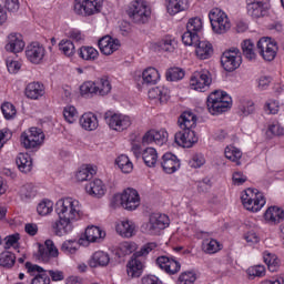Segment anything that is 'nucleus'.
<instances>
[{"label": "nucleus", "instance_id": "c85d7f7f", "mask_svg": "<svg viewBox=\"0 0 284 284\" xmlns=\"http://www.w3.org/2000/svg\"><path fill=\"white\" fill-rule=\"evenodd\" d=\"M85 191L90 196L101 199L105 194V184L100 179H95L85 185Z\"/></svg>", "mask_w": 284, "mask_h": 284}, {"label": "nucleus", "instance_id": "2f4dec72", "mask_svg": "<svg viewBox=\"0 0 284 284\" xmlns=\"http://www.w3.org/2000/svg\"><path fill=\"white\" fill-rule=\"evenodd\" d=\"M80 125L83 128V130L92 132L99 128V119L94 115V113H84L80 118Z\"/></svg>", "mask_w": 284, "mask_h": 284}, {"label": "nucleus", "instance_id": "6ab92c4d", "mask_svg": "<svg viewBox=\"0 0 284 284\" xmlns=\"http://www.w3.org/2000/svg\"><path fill=\"white\" fill-rule=\"evenodd\" d=\"M26 57L30 63L39 65L45 58V47L39 42H31L26 49Z\"/></svg>", "mask_w": 284, "mask_h": 284}, {"label": "nucleus", "instance_id": "b1692460", "mask_svg": "<svg viewBox=\"0 0 284 284\" xmlns=\"http://www.w3.org/2000/svg\"><path fill=\"white\" fill-rule=\"evenodd\" d=\"M191 45L195 47V54L200 61H205L206 59H211L212 54H214V47L210 43V41L204 40L193 43Z\"/></svg>", "mask_w": 284, "mask_h": 284}, {"label": "nucleus", "instance_id": "0e129e2a", "mask_svg": "<svg viewBox=\"0 0 284 284\" xmlns=\"http://www.w3.org/2000/svg\"><path fill=\"white\" fill-rule=\"evenodd\" d=\"M264 110L267 114H277L278 102L276 100H268L264 105Z\"/></svg>", "mask_w": 284, "mask_h": 284}, {"label": "nucleus", "instance_id": "3c124183", "mask_svg": "<svg viewBox=\"0 0 284 284\" xmlns=\"http://www.w3.org/2000/svg\"><path fill=\"white\" fill-rule=\"evenodd\" d=\"M185 77V71L181 68H171L166 71V81H181Z\"/></svg>", "mask_w": 284, "mask_h": 284}, {"label": "nucleus", "instance_id": "c756f323", "mask_svg": "<svg viewBox=\"0 0 284 284\" xmlns=\"http://www.w3.org/2000/svg\"><path fill=\"white\" fill-rule=\"evenodd\" d=\"M264 219L268 221V223L276 225L284 221V211L281 207L271 206L266 210Z\"/></svg>", "mask_w": 284, "mask_h": 284}, {"label": "nucleus", "instance_id": "79ce46f5", "mask_svg": "<svg viewBox=\"0 0 284 284\" xmlns=\"http://www.w3.org/2000/svg\"><path fill=\"white\" fill-rule=\"evenodd\" d=\"M224 154L229 161L236 163V165H241V158L243 156L241 150L235 146H226Z\"/></svg>", "mask_w": 284, "mask_h": 284}, {"label": "nucleus", "instance_id": "338daca9", "mask_svg": "<svg viewBox=\"0 0 284 284\" xmlns=\"http://www.w3.org/2000/svg\"><path fill=\"white\" fill-rule=\"evenodd\" d=\"M4 8L9 12H18L19 11V0H4Z\"/></svg>", "mask_w": 284, "mask_h": 284}, {"label": "nucleus", "instance_id": "a878e982", "mask_svg": "<svg viewBox=\"0 0 284 284\" xmlns=\"http://www.w3.org/2000/svg\"><path fill=\"white\" fill-rule=\"evenodd\" d=\"M26 48V42H23V37L20 33H11L8 37V43L6 44L7 52H13L17 54L23 52Z\"/></svg>", "mask_w": 284, "mask_h": 284}, {"label": "nucleus", "instance_id": "49530a36", "mask_svg": "<svg viewBox=\"0 0 284 284\" xmlns=\"http://www.w3.org/2000/svg\"><path fill=\"white\" fill-rule=\"evenodd\" d=\"M239 110L242 116H250V114H254V112L256 111V106L254 104V101L243 100L239 105Z\"/></svg>", "mask_w": 284, "mask_h": 284}, {"label": "nucleus", "instance_id": "1a4fd4ad", "mask_svg": "<svg viewBox=\"0 0 284 284\" xmlns=\"http://www.w3.org/2000/svg\"><path fill=\"white\" fill-rule=\"evenodd\" d=\"M103 8V0H74L73 11L80 17L99 14Z\"/></svg>", "mask_w": 284, "mask_h": 284}, {"label": "nucleus", "instance_id": "f03ea898", "mask_svg": "<svg viewBox=\"0 0 284 284\" xmlns=\"http://www.w3.org/2000/svg\"><path fill=\"white\" fill-rule=\"evenodd\" d=\"M181 131L174 135L175 143L180 148H194L199 143V135L193 128H196V115L192 112H183L178 120Z\"/></svg>", "mask_w": 284, "mask_h": 284}, {"label": "nucleus", "instance_id": "bb28decb", "mask_svg": "<svg viewBox=\"0 0 284 284\" xmlns=\"http://www.w3.org/2000/svg\"><path fill=\"white\" fill-rule=\"evenodd\" d=\"M45 94V87L41 82H31L24 89V95L31 101H39Z\"/></svg>", "mask_w": 284, "mask_h": 284}, {"label": "nucleus", "instance_id": "4d7b16f0", "mask_svg": "<svg viewBox=\"0 0 284 284\" xmlns=\"http://www.w3.org/2000/svg\"><path fill=\"white\" fill-rule=\"evenodd\" d=\"M189 165L194 170H197L199 168H203V165H205V156L202 153L193 154L191 160L189 161Z\"/></svg>", "mask_w": 284, "mask_h": 284}, {"label": "nucleus", "instance_id": "5fc2aeb1", "mask_svg": "<svg viewBox=\"0 0 284 284\" xmlns=\"http://www.w3.org/2000/svg\"><path fill=\"white\" fill-rule=\"evenodd\" d=\"M2 114L7 121L14 119L17 116V108L12 103L6 102L1 105Z\"/></svg>", "mask_w": 284, "mask_h": 284}, {"label": "nucleus", "instance_id": "ea45409f", "mask_svg": "<svg viewBox=\"0 0 284 284\" xmlns=\"http://www.w3.org/2000/svg\"><path fill=\"white\" fill-rule=\"evenodd\" d=\"M95 90L99 97H105L112 92V84L106 78H101L95 81Z\"/></svg>", "mask_w": 284, "mask_h": 284}, {"label": "nucleus", "instance_id": "052dcab7", "mask_svg": "<svg viewBox=\"0 0 284 284\" xmlns=\"http://www.w3.org/2000/svg\"><path fill=\"white\" fill-rule=\"evenodd\" d=\"M196 282V273L184 272L179 276L178 284H194Z\"/></svg>", "mask_w": 284, "mask_h": 284}, {"label": "nucleus", "instance_id": "9d476101", "mask_svg": "<svg viewBox=\"0 0 284 284\" xmlns=\"http://www.w3.org/2000/svg\"><path fill=\"white\" fill-rule=\"evenodd\" d=\"M203 30V21L201 18L195 17L189 19L186 23V32L182 36V43L184 45H194V43H199V32Z\"/></svg>", "mask_w": 284, "mask_h": 284}, {"label": "nucleus", "instance_id": "4c0bfd02", "mask_svg": "<svg viewBox=\"0 0 284 284\" xmlns=\"http://www.w3.org/2000/svg\"><path fill=\"white\" fill-rule=\"evenodd\" d=\"M166 10L169 14H179V12L187 10V0H169Z\"/></svg>", "mask_w": 284, "mask_h": 284}, {"label": "nucleus", "instance_id": "8fccbe9b", "mask_svg": "<svg viewBox=\"0 0 284 284\" xmlns=\"http://www.w3.org/2000/svg\"><path fill=\"white\" fill-rule=\"evenodd\" d=\"M80 93L82 97H92L97 94V83L95 81H87L80 87Z\"/></svg>", "mask_w": 284, "mask_h": 284}, {"label": "nucleus", "instance_id": "864d4df0", "mask_svg": "<svg viewBox=\"0 0 284 284\" xmlns=\"http://www.w3.org/2000/svg\"><path fill=\"white\" fill-rule=\"evenodd\" d=\"M63 116L67 123H74L79 119V113L77 108L70 105L63 109Z\"/></svg>", "mask_w": 284, "mask_h": 284}, {"label": "nucleus", "instance_id": "423d86ee", "mask_svg": "<svg viewBox=\"0 0 284 284\" xmlns=\"http://www.w3.org/2000/svg\"><path fill=\"white\" fill-rule=\"evenodd\" d=\"M170 225V217L165 214L153 213L149 217V222L144 223L141 227L142 232L156 236L161 234V231L165 230Z\"/></svg>", "mask_w": 284, "mask_h": 284}, {"label": "nucleus", "instance_id": "7ed1b4c3", "mask_svg": "<svg viewBox=\"0 0 284 284\" xmlns=\"http://www.w3.org/2000/svg\"><path fill=\"white\" fill-rule=\"evenodd\" d=\"M152 250H156V243L150 242L136 251L126 264V273L130 278H139L143 274V262L139 258L148 256Z\"/></svg>", "mask_w": 284, "mask_h": 284}, {"label": "nucleus", "instance_id": "bf43d9fd", "mask_svg": "<svg viewBox=\"0 0 284 284\" xmlns=\"http://www.w3.org/2000/svg\"><path fill=\"white\" fill-rule=\"evenodd\" d=\"M264 263L267 264V267L271 272H276V270L278 268V258L272 253H267L264 255Z\"/></svg>", "mask_w": 284, "mask_h": 284}, {"label": "nucleus", "instance_id": "cd10ccee", "mask_svg": "<svg viewBox=\"0 0 284 284\" xmlns=\"http://www.w3.org/2000/svg\"><path fill=\"white\" fill-rule=\"evenodd\" d=\"M85 240L89 243H101L105 239V231L99 226H88L84 232Z\"/></svg>", "mask_w": 284, "mask_h": 284}, {"label": "nucleus", "instance_id": "de8ad7c7", "mask_svg": "<svg viewBox=\"0 0 284 284\" xmlns=\"http://www.w3.org/2000/svg\"><path fill=\"white\" fill-rule=\"evenodd\" d=\"M37 196V191L32 183H27L20 189V197L22 201H29V199H34Z\"/></svg>", "mask_w": 284, "mask_h": 284}, {"label": "nucleus", "instance_id": "412c9836", "mask_svg": "<svg viewBox=\"0 0 284 284\" xmlns=\"http://www.w3.org/2000/svg\"><path fill=\"white\" fill-rule=\"evenodd\" d=\"M156 264L170 275L179 274V272H181V262L173 257H168L165 255L159 256L156 258Z\"/></svg>", "mask_w": 284, "mask_h": 284}, {"label": "nucleus", "instance_id": "4468645a", "mask_svg": "<svg viewBox=\"0 0 284 284\" xmlns=\"http://www.w3.org/2000/svg\"><path fill=\"white\" fill-rule=\"evenodd\" d=\"M45 139V134L39 128H31L29 132L22 133L21 143L24 145L27 150H34V148H39L43 140Z\"/></svg>", "mask_w": 284, "mask_h": 284}, {"label": "nucleus", "instance_id": "a211bd4d", "mask_svg": "<svg viewBox=\"0 0 284 284\" xmlns=\"http://www.w3.org/2000/svg\"><path fill=\"white\" fill-rule=\"evenodd\" d=\"M59 256V248L54 245L52 240H47L44 245H39L38 260L42 263H51L52 258Z\"/></svg>", "mask_w": 284, "mask_h": 284}, {"label": "nucleus", "instance_id": "e433bc0d", "mask_svg": "<svg viewBox=\"0 0 284 284\" xmlns=\"http://www.w3.org/2000/svg\"><path fill=\"white\" fill-rule=\"evenodd\" d=\"M149 99H159L160 103H166L170 99V90L161 87H155L149 90Z\"/></svg>", "mask_w": 284, "mask_h": 284}, {"label": "nucleus", "instance_id": "20e7f679", "mask_svg": "<svg viewBox=\"0 0 284 284\" xmlns=\"http://www.w3.org/2000/svg\"><path fill=\"white\" fill-rule=\"evenodd\" d=\"M210 114H223L232 108V98L223 91H213L206 100Z\"/></svg>", "mask_w": 284, "mask_h": 284}, {"label": "nucleus", "instance_id": "c9c22d12", "mask_svg": "<svg viewBox=\"0 0 284 284\" xmlns=\"http://www.w3.org/2000/svg\"><path fill=\"white\" fill-rule=\"evenodd\" d=\"M161 79V74L155 68H148L142 72V81L145 85H155Z\"/></svg>", "mask_w": 284, "mask_h": 284}, {"label": "nucleus", "instance_id": "f3484780", "mask_svg": "<svg viewBox=\"0 0 284 284\" xmlns=\"http://www.w3.org/2000/svg\"><path fill=\"white\" fill-rule=\"evenodd\" d=\"M120 203L124 210H136L139 205H141V197L139 196V192L134 189H126L120 195Z\"/></svg>", "mask_w": 284, "mask_h": 284}, {"label": "nucleus", "instance_id": "39448f33", "mask_svg": "<svg viewBox=\"0 0 284 284\" xmlns=\"http://www.w3.org/2000/svg\"><path fill=\"white\" fill-rule=\"evenodd\" d=\"M128 14L133 23L143 26L150 21V17H152V9L150 8L148 1L134 0L129 7Z\"/></svg>", "mask_w": 284, "mask_h": 284}, {"label": "nucleus", "instance_id": "13d9d810", "mask_svg": "<svg viewBox=\"0 0 284 284\" xmlns=\"http://www.w3.org/2000/svg\"><path fill=\"white\" fill-rule=\"evenodd\" d=\"M79 247V244L77 241L67 240L61 245V252L64 254H77V250Z\"/></svg>", "mask_w": 284, "mask_h": 284}, {"label": "nucleus", "instance_id": "473e14b6", "mask_svg": "<svg viewBox=\"0 0 284 284\" xmlns=\"http://www.w3.org/2000/svg\"><path fill=\"white\" fill-rule=\"evenodd\" d=\"M16 163L18 166V170L20 172H23L24 174H28V172H32V158L28 153H19Z\"/></svg>", "mask_w": 284, "mask_h": 284}, {"label": "nucleus", "instance_id": "f8f14e48", "mask_svg": "<svg viewBox=\"0 0 284 284\" xmlns=\"http://www.w3.org/2000/svg\"><path fill=\"white\" fill-rule=\"evenodd\" d=\"M104 121L109 124V128L115 130V132H123V130H128L132 125L130 116L113 113L112 111L104 113Z\"/></svg>", "mask_w": 284, "mask_h": 284}, {"label": "nucleus", "instance_id": "e2e57ef3", "mask_svg": "<svg viewBox=\"0 0 284 284\" xmlns=\"http://www.w3.org/2000/svg\"><path fill=\"white\" fill-rule=\"evenodd\" d=\"M247 274L248 276H257L261 278L265 276V266L263 265L251 266L247 268Z\"/></svg>", "mask_w": 284, "mask_h": 284}, {"label": "nucleus", "instance_id": "774afa93", "mask_svg": "<svg viewBox=\"0 0 284 284\" xmlns=\"http://www.w3.org/2000/svg\"><path fill=\"white\" fill-rule=\"evenodd\" d=\"M142 284H163L155 275H148L142 278Z\"/></svg>", "mask_w": 284, "mask_h": 284}, {"label": "nucleus", "instance_id": "6e6d98bb", "mask_svg": "<svg viewBox=\"0 0 284 284\" xmlns=\"http://www.w3.org/2000/svg\"><path fill=\"white\" fill-rule=\"evenodd\" d=\"M54 204L52 201H42L38 204L37 212L40 216H48V214L52 213V207Z\"/></svg>", "mask_w": 284, "mask_h": 284}, {"label": "nucleus", "instance_id": "a19ab883", "mask_svg": "<svg viewBox=\"0 0 284 284\" xmlns=\"http://www.w3.org/2000/svg\"><path fill=\"white\" fill-rule=\"evenodd\" d=\"M115 163L123 174H130L134 170V164H132V161L125 154L118 156Z\"/></svg>", "mask_w": 284, "mask_h": 284}, {"label": "nucleus", "instance_id": "603ef678", "mask_svg": "<svg viewBox=\"0 0 284 284\" xmlns=\"http://www.w3.org/2000/svg\"><path fill=\"white\" fill-rule=\"evenodd\" d=\"M14 261H17V256L12 252L6 251L0 255V265L2 267H12Z\"/></svg>", "mask_w": 284, "mask_h": 284}, {"label": "nucleus", "instance_id": "5701e85b", "mask_svg": "<svg viewBox=\"0 0 284 284\" xmlns=\"http://www.w3.org/2000/svg\"><path fill=\"white\" fill-rule=\"evenodd\" d=\"M26 268L28 272H38L37 275L31 280V284H50V275H48V271H45L43 267L32 264L30 262L26 263Z\"/></svg>", "mask_w": 284, "mask_h": 284}, {"label": "nucleus", "instance_id": "4be33fe9", "mask_svg": "<svg viewBox=\"0 0 284 284\" xmlns=\"http://www.w3.org/2000/svg\"><path fill=\"white\" fill-rule=\"evenodd\" d=\"M98 45L100 48V52L105 54V57H110V54H114L119 48H121V42L119 39H114L110 36H104L98 41Z\"/></svg>", "mask_w": 284, "mask_h": 284}, {"label": "nucleus", "instance_id": "393cba45", "mask_svg": "<svg viewBox=\"0 0 284 284\" xmlns=\"http://www.w3.org/2000/svg\"><path fill=\"white\" fill-rule=\"evenodd\" d=\"M161 168L166 174H174V172L181 168V161L179 158H176V155L172 153H165L162 156Z\"/></svg>", "mask_w": 284, "mask_h": 284}, {"label": "nucleus", "instance_id": "f257e3e1", "mask_svg": "<svg viewBox=\"0 0 284 284\" xmlns=\"http://www.w3.org/2000/svg\"><path fill=\"white\" fill-rule=\"evenodd\" d=\"M59 220L52 224L55 236H65L72 230V223L82 216L81 203L74 197H63L55 203Z\"/></svg>", "mask_w": 284, "mask_h": 284}, {"label": "nucleus", "instance_id": "7c9ffc66", "mask_svg": "<svg viewBox=\"0 0 284 284\" xmlns=\"http://www.w3.org/2000/svg\"><path fill=\"white\" fill-rule=\"evenodd\" d=\"M110 264V255L103 251L93 253L89 261L90 267H106Z\"/></svg>", "mask_w": 284, "mask_h": 284}, {"label": "nucleus", "instance_id": "2eb2a0df", "mask_svg": "<svg viewBox=\"0 0 284 284\" xmlns=\"http://www.w3.org/2000/svg\"><path fill=\"white\" fill-rule=\"evenodd\" d=\"M257 50L264 61H274L276 59V52H278V45L271 38H261L257 41Z\"/></svg>", "mask_w": 284, "mask_h": 284}, {"label": "nucleus", "instance_id": "c03bdc74", "mask_svg": "<svg viewBox=\"0 0 284 284\" xmlns=\"http://www.w3.org/2000/svg\"><path fill=\"white\" fill-rule=\"evenodd\" d=\"M242 52L248 61H254L256 59V52L254 51V42L252 40H244L242 42Z\"/></svg>", "mask_w": 284, "mask_h": 284}, {"label": "nucleus", "instance_id": "6e6552de", "mask_svg": "<svg viewBox=\"0 0 284 284\" xmlns=\"http://www.w3.org/2000/svg\"><path fill=\"white\" fill-rule=\"evenodd\" d=\"M209 19L211 21L212 30L216 34H225V32L232 28L230 18H227V14L219 8H214L210 11Z\"/></svg>", "mask_w": 284, "mask_h": 284}, {"label": "nucleus", "instance_id": "37998d69", "mask_svg": "<svg viewBox=\"0 0 284 284\" xmlns=\"http://www.w3.org/2000/svg\"><path fill=\"white\" fill-rule=\"evenodd\" d=\"M79 55L84 61H95L99 59V51L94 47H81Z\"/></svg>", "mask_w": 284, "mask_h": 284}, {"label": "nucleus", "instance_id": "9b49d317", "mask_svg": "<svg viewBox=\"0 0 284 284\" xmlns=\"http://www.w3.org/2000/svg\"><path fill=\"white\" fill-rule=\"evenodd\" d=\"M221 63L226 72H234V70H239V68H241V63H243L241 51L239 49H229L224 51L221 57Z\"/></svg>", "mask_w": 284, "mask_h": 284}, {"label": "nucleus", "instance_id": "aec40b11", "mask_svg": "<svg viewBox=\"0 0 284 284\" xmlns=\"http://www.w3.org/2000/svg\"><path fill=\"white\" fill-rule=\"evenodd\" d=\"M168 136L169 133L165 129H152L143 135L142 143L143 145H151V143H155V145H165V143H168Z\"/></svg>", "mask_w": 284, "mask_h": 284}, {"label": "nucleus", "instance_id": "09e8293b", "mask_svg": "<svg viewBox=\"0 0 284 284\" xmlns=\"http://www.w3.org/2000/svg\"><path fill=\"white\" fill-rule=\"evenodd\" d=\"M59 50L65 57H73L75 52L74 42L71 40H61L59 43Z\"/></svg>", "mask_w": 284, "mask_h": 284}, {"label": "nucleus", "instance_id": "a18cd8bd", "mask_svg": "<svg viewBox=\"0 0 284 284\" xmlns=\"http://www.w3.org/2000/svg\"><path fill=\"white\" fill-rule=\"evenodd\" d=\"M94 174H97V169L92 166H87L78 171V173L75 174V179L80 182L90 181V179H92Z\"/></svg>", "mask_w": 284, "mask_h": 284}, {"label": "nucleus", "instance_id": "f704fd0d", "mask_svg": "<svg viewBox=\"0 0 284 284\" xmlns=\"http://www.w3.org/2000/svg\"><path fill=\"white\" fill-rule=\"evenodd\" d=\"M134 230H136V226L130 221H123L116 225L118 234L124 239H132L134 236Z\"/></svg>", "mask_w": 284, "mask_h": 284}, {"label": "nucleus", "instance_id": "72a5a7b5", "mask_svg": "<svg viewBox=\"0 0 284 284\" xmlns=\"http://www.w3.org/2000/svg\"><path fill=\"white\" fill-rule=\"evenodd\" d=\"M142 159L146 168H155L159 162V153L154 148H146L142 151Z\"/></svg>", "mask_w": 284, "mask_h": 284}, {"label": "nucleus", "instance_id": "0eeeda50", "mask_svg": "<svg viewBox=\"0 0 284 284\" xmlns=\"http://www.w3.org/2000/svg\"><path fill=\"white\" fill-rule=\"evenodd\" d=\"M241 199L243 206L248 212H260L266 203L263 193L256 189H247Z\"/></svg>", "mask_w": 284, "mask_h": 284}, {"label": "nucleus", "instance_id": "58836bf2", "mask_svg": "<svg viewBox=\"0 0 284 284\" xmlns=\"http://www.w3.org/2000/svg\"><path fill=\"white\" fill-rule=\"evenodd\" d=\"M202 250L205 254H216V252H221L223 250V244L214 239L204 240L202 243Z\"/></svg>", "mask_w": 284, "mask_h": 284}, {"label": "nucleus", "instance_id": "69168bd1", "mask_svg": "<svg viewBox=\"0 0 284 284\" xmlns=\"http://www.w3.org/2000/svg\"><path fill=\"white\" fill-rule=\"evenodd\" d=\"M19 239H21L19 233L6 236L4 237L6 247H12V246L17 245V243H19Z\"/></svg>", "mask_w": 284, "mask_h": 284}, {"label": "nucleus", "instance_id": "ddd939ff", "mask_svg": "<svg viewBox=\"0 0 284 284\" xmlns=\"http://www.w3.org/2000/svg\"><path fill=\"white\" fill-rule=\"evenodd\" d=\"M190 85L192 90H196L197 92H205L210 85H212V75L210 71L206 69H202L200 71H195L190 80Z\"/></svg>", "mask_w": 284, "mask_h": 284}, {"label": "nucleus", "instance_id": "dca6fc26", "mask_svg": "<svg viewBox=\"0 0 284 284\" xmlns=\"http://www.w3.org/2000/svg\"><path fill=\"white\" fill-rule=\"evenodd\" d=\"M270 10V0H246V12L252 19H261Z\"/></svg>", "mask_w": 284, "mask_h": 284}, {"label": "nucleus", "instance_id": "680f3d73", "mask_svg": "<svg viewBox=\"0 0 284 284\" xmlns=\"http://www.w3.org/2000/svg\"><path fill=\"white\" fill-rule=\"evenodd\" d=\"M159 47L161 50H164V52H174L176 42L172 38H164L160 41Z\"/></svg>", "mask_w": 284, "mask_h": 284}]
</instances>
